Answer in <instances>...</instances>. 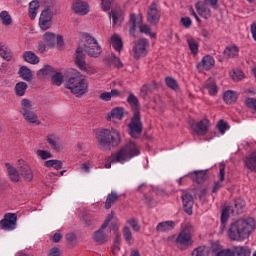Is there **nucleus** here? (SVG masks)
<instances>
[{
	"label": "nucleus",
	"instance_id": "nucleus-1",
	"mask_svg": "<svg viewBox=\"0 0 256 256\" xmlns=\"http://www.w3.org/2000/svg\"><path fill=\"white\" fill-rule=\"evenodd\" d=\"M255 231V219H239L232 222L227 231L230 241H245Z\"/></svg>",
	"mask_w": 256,
	"mask_h": 256
},
{
	"label": "nucleus",
	"instance_id": "nucleus-2",
	"mask_svg": "<svg viewBox=\"0 0 256 256\" xmlns=\"http://www.w3.org/2000/svg\"><path fill=\"white\" fill-rule=\"evenodd\" d=\"M127 103L133 111V116L128 124L129 135L133 139H139L143 133V122L141 121V106L139 104V99L135 94L130 93L127 98Z\"/></svg>",
	"mask_w": 256,
	"mask_h": 256
},
{
	"label": "nucleus",
	"instance_id": "nucleus-3",
	"mask_svg": "<svg viewBox=\"0 0 256 256\" xmlns=\"http://www.w3.org/2000/svg\"><path fill=\"white\" fill-rule=\"evenodd\" d=\"M98 149L101 151H111L115 147L121 145V132L115 128L101 129L97 136Z\"/></svg>",
	"mask_w": 256,
	"mask_h": 256
},
{
	"label": "nucleus",
	"instance_id": "nucleus-4",
	"mask_svg": "<svg viewBox=\"0 0 256 256\" xmlns=\"http://www.w3.org/2000/svg\"><path fill=\"white\" fill-rule=\"evenodd\" d=\"M66 89H69L73 95L81 97L89 91V82L81 72L74 71V73L66 80Z\"/></svg>",
	"mask_w": 256,
	"mask_h": 256
},
{
	"label": "nucleus",
	"instance_id": "nucleus-5",
	"mask_svg": "<svg viewBox=\"0 0 256 256\" xmlns=\"http://www.w3.org/2000/svg\"><path fill=\"white\" fill-rule=\"evenodd\" d=\"M138 155H141V149L135 142L130 141L111 154V163H125V161H129V159H133V157Z\"/></svg>",
	"mask_w": 256,
	"mask_h": 256
},
{
	"label": "nucleus",
	"instance_id": "nucleus-6",
	"mask_svg": "<svg viewBox=\"0 0 256 256\" xmlns=\"http://www.w3.org/2000/svg\"><path fill=\"white\" fill-rule=\"evenodd\" d=\"M84 51L89 57H99L102 53L99 42L89 33L84 34Z\"/></svg>",
	"mask_w": 256,
	"mask_h": 256
},
{
	"label": "nucleus",
	"instance_id": "nucleus-7",
	"mask_svg": "<svg viewBox=\"0 0 256 256\" xmlns=\"http://www.w3.org/2000/svg\"><path fill=\"white\" fill-rule=\"evenodd\" d=\"M74 63L78 69H80V71H83V73H86L87 75H95V73H97L95 68L87 65V62H85V53L83 52V47H78L76 49L74 54Z\"/></svg>",
	"mask_w": 256,
	"mask_h": 256
},
{
	"label": "nucleus",
	"instance_id": "nucleus-8",
	"mask_svg": "<svg viewBox=\"0 0 256 256\" xmlns=\"http://www.w3.org/2000/svg\"><path fill=\"white\" fill-rule=\"evenodd\" d=\"M112 219H113V212L107 215L101 227L93 233L92 238L97 245H105V243L109 241V236L107 235V233H105V230L107 229V227H109V223H111Z\"/></svg>",
	"mask_w": 256,
	"mask_h": 256
},
{
	"label": "nucleus",
	"instance_id": "nucleus-9",
	"mask_svg": "<svg viewBox=\"0 0 256 256\" xmlns=\"http://www.w3.org/2000/svg\"><path fill=\"white\" fill-rule=\"evenodd\" d=\"M21 114L23 115L25 121L28 123H35L36 125H41L38 116L33 112V104L29 99H22L21 101Z\"/></svg>",
	"mask_w": 256,
	"mask_h": 256
},
{
	"label": "nucleus",
	"instance_id": "nucleus-10",
	"mask_svg": "<svg viewBox=\"0 0 256 256\" xmlns=\"http://www.w3.org/2000/svg\"><path fill=\"white\" fill-rule=\"evenodd\" d=\"M149 49V40L146 38H140L138 41L135 42L132 48V56L134 59L139 60L141 57H147V53Z\"/></svg>",
	"mask_w": 256,
	"mask_h": 256
},
{
	"label": "nucleus",
	"instance_id": "nucleus-11",
	"mask_svg": "<svg viewBox=\"0 0 256 256\" xmlns=\"http://www.w3.org/2000/svg\"><path fill=\"white\" fill-rule=\"evenodd\" d=\"M178 249H189L193 245V238L191 237V232H189V227H185L182 232L178 235L175 241Z\"/></svg>",
	"mask_w": 256,
	"mask_h": 256
},
{
	"label": "nucleus",
	"instance_id": "nucleus-12",
	"mask_svg": "<svg viewBox=\"0 0 256 256\" xmlns=\"http://www.w3.org/2000/svg\"><path fill=\"white\" fill-rule=\"evenodd\" d=\"M147 21L151 25H157L161 21V8L156 2H153L148 8Z\"/></svg>",
	"mask_w": 256,
	"mask_h": 256
},
{
	"label": "nucleus",
	"instance_id": "nucleus-13",
	"mask_svg": "<svg viewBox=\"0 0 256 256\" xmlns=\"http://www.w3.org/2000/svg\"><path fill=\"white\" fill-rule=\"evenodd\" d=\"M0 228L3 231H13L17 228V214L7 213L4 218L0 221Z\"/></svg>",
	"mask_w": 256,
	"mask_h": 256
},
{
	"label": "nucleus",
	"instance_id": "nucleus-14",
	"mask_svg": "<svg viewBox=\"0 0 256 256\" xmlns=\"http://www.w3.org/2000/svg\"><path fill=\"white\" fill-rule=\"evenodd\" d=\"M19 165L18 172L21 177H23L24 181H33V170H31V167L23 160H19Z\"/></svg>",
	"mask_w": 256,
	"mask_h": 256
},
{
	"label": "nucleus",
	"instance_id": "nucleus-15",
	"mask_svg": "<svg viewBox=\"0 0 256 256\" xmlns=\"http://www.w3.org/2000/svg\"><path fill=\"white\" fill-rule=\"evenodd\" d=\"M186 177H190V179L194 183H198V185L203 184L204 181H207V171L205 170H195L186 175Z\"/></svg>",
	"mask_w": 256,
	"mask_h": 256
},
{
	"label": "nucleus",
	"instance_id": "nucleus-16",
	"mask_svg": "<svg viewBox=\"0 0 256 256\" xmlns=\"http://www.w3.org/2000/svg\"><path fill=\"white\" fill-rule=\"evenodd\" d=\"M213 67H215V59L211 55L204 56L197 65V69L200 71H209V69H213Z\"/></svg>",
	"mask_w": 256,
	"mask_h": 256
},
{
	"label": "nucleus",
	"instance_id": "nucleus-17",
	"mask_svg": "<svg viewBox=\"0 0 256 256\" xmlns=\"http://www.w3.org/2000/svg\"><path fill=\"white\" fill-rule=\"evenodd\" d=\"M72 10L77 15H87L89 13V4L82 0H76L72 4Z\"/></svg>",
	"mask_w": 256,
	"mask_h": 256
},
{
	"label": "nucleus",
	"instance_id": "nucleus-18",
	"mask_svg": "<svg viewBox=\"0 0 256 256\" xmlns=\"http://www.w3.org/2000/svg\"><path fill=\"white\" fill-rule=\"evenodd\" d=\"M192 129L198 135H207L209 131V120L203 119L198 123L192 124Z\"/></svg>",
	"mask_w": 256,
	"mask_h": 256
},
{
	"label": "nucleus",
	"instance_id": "nucleus-19",
	"mask_svg": "<svg viewBox=\"0 0 256 256\" xmlns=\"http://www.w3.org/2000/svg\"><path fill=\"white\" fill-rule=\"evenodd\" d=\"M181 198L185 213H187V215H193V196L189 193H184Z\"/></svg>",
	"mask_w": 256,
	"mask_h": 256
},
{
	"label": "nucleus",
	"instance_id": "nucleus-20",
	"mask_svg": "<svg viewBox=\"0 0 256 256\" xmlns=\"http://www.w3.org/2000/svg\"><path fill=\"white\" fill-rule=\"evenodd\" d=\"M5 166L7 167V172L10 181H12V183H19L21 181L19 170L13 167L10 163H6Z\"/></svg>",
	"mask_w": 256,
	"mask_h": 256
},
{
	"label": "nucleus",
	"instance_id": "nucleus-21",
	"mask_svg": "<svg viewBox=\"0 0 256 256\" xmlns=\"http://www.w3.org/2000/svg\"><path fill=\"white\" fill-rule=\"evenodd\" d=\"M119 199H121V195L115 191H112L106 197L104 208L111 209V207H113V205H115V203H117V201H119Z\"/></svg>",
	"mask_w": 256,
	"mask_h": 256
},
{
	"label": "nucleus",
	"instance_id": "nucleus-22",
	"mask_svg": "<svg viewBox=\"0 0 256 256\" xmlns=\"http://www.w3.org/2000/svg\"><path fill=\"white\" fill-rule=\"evenodd\" d=\"M237 99H239V94L233 90H228L224 92L223 100L227 103V105H233V103H237Z\"/></svg>",
	"mask_w": 256,
	"mask_h": 256
},
{
	"label": "nucleus",
	"instance_id": "nucleus-23",
	"mask_svg": "<svg viewBox=\"0 0 256 256\" xmlns=\"http://www.w3.org/2000/svg\"><path fill=\"white\" fill-rule=\"evenodd\" d=\"M111 15L113 25L121 27V23H123V21L125 20V18L123 17V11H121L120 9L111 10Z\"/></svg>",
	"mask_w": 256,
	"mask_h": 256
},
{
	"label": "nucleus",
	"instance_id": "nucleus-24",
	"mask_svg": "<svg viewBox=\"0 0 256 256\" xmlns=\"http://www.w3.org/2000/svg\"><path fill=\"white\" fill-rule=\"evenodd\" d=\"M245 166L250 171H256V151L252 152L244 160Z\"/></svg>",
	"mask_w": 256,
	"mask_h": 256
},
{
	"label": "nucleus",
	"instance_id": "nucleus-25",
	"mask_svg": "<svg viewBox=\"0 0 256 256\" xmlns=\"http://www.w3.org/2000/svg\"><path fill=\"white\" fill-rule=\"evenodd\" d=\"M43 41L48 49H53V47H55V41H57V36H55L54 33L46 32L43 35Z\"/></svg>",
	"mask_w": 256,
	"mask_h": 256
},
{
	"label": "nucleus",
	"instance_id": "nucleus-26",
	"mask_svg": "<svg viewBox=\"0 0 256 256\" xmlns=\"http://www.w3.org/2000/svg\"><path fill=\"white\" fill-rule=\"evenodd\" d=\"M239 56V47L237 46H227L224 50V57L226 59H235Z\"/></svg>",
	"mask_w": 256,
	"mask_h": 256
},
{
	"label": "nucleus",
	"instance_id": "nucleus-27",
	"mask_svg": "<svg viewBox=\"0 0 256 256\" xmlns=\"http://www.w3.org/2000/svg\"><path fill=\"white\" fill-rule=\"evenodd\" d=\"M111 45L115 51L120 53L123 50V39L118 34H114L111 37Z\"/></svg>",
	"mask_w": 256,
	"mask_h": 256
},
{
	"label": "nucleus",
	"instance_id": "nucleus-28",
	"mask_svg": "<svg viewBox=\"0 0 256 256\" xmlns=\"http://www.w3.org/2000/svg\"><path fill=\"white\" fill-rule=\"evenodd\" d=\"M46 141L55 151H59V149H61V146H59V137H57L55 134H48Z\"/></svg>",
	"mask_w": 256,
	"mask_h": 256
},
{
	"label": "nucleus",
	"instance_id": "nucleus-29",
	"mask_svg": "<svg viewBox=\"0 0 256 256\" xmlns=\"http://www.w3.org/2000/svg\"><path fill=\"white\" fill-rule=\"evenodd\" d=\"M23 59L26 63H30L31 65H37L39 63V58L35 55L33 51H26L23 53Z\"/></svg>",
	"mask_w": 256,
	"mask_h": 256
},
{
	"label": "nucleus",
	"instance_id": "nucleus-30",
	"mask_svg": "<svg viewBox=\"0 0 256 256\" xmlns=\"http://www.w3.org/2000/svg\"><path fill=\"white\" fill-rule=\"evenodd\" d=\"M125 112L123 111V108H114L110 113L107 115V120L111 121V119H123Z\"/></svg>",
	"mask_w": 256,
	"mask_h": 256
},
{
	"label": "nucleus",
	"instance_id": "nucleus-31",
	"mask_svg": "<svg viewBox=\"0 0 256 256\" xmlns=\"http://www.w3.org/2000/svg\"><path fill=\"white\" fill-rule=\"evenodd\" d=\"M0 57L6 61H11L13 59V52L5 44L0 43Z\"/></svg>",
	"mask_w": 256,
	"mask_h": 256
},
{
	"label": "nucleus",
	"instance_id": "nucleus-32",
	"mask_svg": "<svg viewBox=\"0 0 256 256\" xmlns=\"http://www.w3.org/2000/svg\"><path fill=\"white\" fill-rule=\"evenodd\" d=\"M128 25H129V33L131 37H134V39H136L137 35L135 34V31L137 29V16L135 14L130 15Z\"/></svg>",
	"mask_w": 256,
	"mask_h": 256
},
{
	"label": "nucleus",
	"instance_id": "nucleus-33",
	"mask_svg": "<svg viewBox=\"0 0 256 256\" xmlns=\"http://www.w3.org/2000/svg\"><path fill=\"white\" fill-rule=\"evenodd\" d=\"M234 254L237 256H251L249 246H234Z\"/></svg>",
	"mask_w": 256,
	"mask_h": 256
},
{
	"label": "nucleus",
	"instance_id": "nucleus-34",
	"mask_svg": "<svg viewBox=\"0 0 256 256\" xmlns=\"http://www.w3.org/2000/svg\"><path fill=\"white\" fill-rule=\"evenodd\" d=\"M157 231L165 232V231H171V229H175V222L173 221H165L160 222L157 227Z\"/></svg>",
	"mask_w": 256,
	"mask_h": 256
},
{
	"label": "nucleus",
	"instance_id": "nucleus-35",
	"mask_svg": "<svg viewBox=\"0 0 256 256\" xmlns=\"http://www.w3.org/2000/svg\"><path fill=\"white\" fill-rule=\"evenodd\" d=\"M19 75L24 81H31L33 79L31 69H29L27 66H22L19 69Z\"/></svg>",
	"mask_w": 256,
	"mask_h": 256
},
{
	"label": "nucleus",
	"instance_id": "nucleus-36",
	"mask_svg": "<svg viewBox=\"0 0 256 256\" xmlns=\"http://www.w3.org/2000/svg\"><path fill=\"white\" fill-rule=\"evenodd\" d=\"M53 73H55V69L49 65H46L37 72V77H39V79H43V77L53 75Z\"/></svg>",
	"mask_w": 256,
	"mask_h": 256
},
{
	"label": "nucleus",
	"instance_id": "nucleus-37",
	"mask_svg": "<svg viewBox=\"0 0 256 256\" xmlns=\"http://www.w3.org/2000/svg\"><path fill=\"white\" fill-rule=\"evenodd\" d=\"M39 1L33 0L29 4V17L30 19H35L37 17V10L39 9Z\"/></svg>",
	"mask_w": 256,
	"mask_h": 256
},
{
	"label": "nucleus",
	"instance_id": "nucleus-38",
	"mask_svg": "<svg viewBox=\"0 0 256 256\" xmlns=\"http://www.w3.org/2000/svg\"><path fill=\"white\" fill-rule=\"evenodd\" d=\"M45 167H48L49 169L53 167V169H56V171H59L60 169H63V162L61 160H47L44 163Z\"/></svg>",
	"mask_w": 256,
	"mask_h": 256
},
{
	"label": "nucleus",
	"instance_id": "nucleus-39",
	"mask_svg": "<svg viewBox=\"0 0 256 256\" xmlns=\"http://www.w3.org/2000/svg\"><path fill=\"white\" fill-rule=\"evenodd\" d=\"M122 233L126 243H128V245H133V233L129 226H124Z\"/></svg>",
	"mask_w": 256,
	"mask_h": 256
},
{
	"label": "nucleus",
	"instance_id": "nucleus-40",
	"mask_svg": "<svg viewBox=\"0 0 256 256\" xmlns=\"http://www.w3.org/2000/svg\"><path fill=\"white\" fill-rule=\"evenodd\" d=\"M196 9H197L198 14L201 15V17H203V19H210L211 9L200 6L199 4L196 5Z\"/></svg>",
	"mask_w": 256,
	"mask_h": 256
},
{
	"label": "nucleus",
	"instance_id": "nucleus-41",
	"mask_svg": "<svg viewBox=\"0 0 256 256\" xmlns=\"http://www.w3.org/2000/svg\"><path fill=\"white\" fill-rule=\"evenodd\" d=\"M27 83L18 82L15 86V92L18 97H23L25 95V91H27Z\"/></svg>",
	"mask_w": 256,
	"mask_h": 256
},
{
	"label": "nucleus",
	"instance_id": "nucleus-42",
	"mask_svg": "<svg viewBox=\"0 0 256 256\" xmlns=\"http://www.w3.org/2000/svg\"><path fill=\"white\" fill-rule=\"evenodd\" d=\"M0 21L2 25H6V26H9L11 25V23H13V19L11 18V15H9V12L5 10L0 13Z\"/></svg>",
	"mask_w": 256,
	"mask_h": 256
},
{
	"label": "nucleus",
	"instance_id": "nucleus-43",
	"mask_svg": "<svg viewBox=\"0 0 256 256\" xmlns=\"http://www.w3.org/2000/svg\"><path fill=\"white\" fill-rule=\"evenodd\" d=\"M229 211H231V206H227L226 208H224L222 210V214H221V229L222 231L225 229V224L227 223L228 219H229Z\"/></svg>",
	"mask_w": 256,
	"mask_h": 256
},
{
	"label": "nucleus",
	"instance_id": "nucleus-44",
	"mask_svg": "<svg viewBox=\"0 0 256 256\" xmlns=\"http://www.w3.org/2000/svg\"><path fill=\"white\" fill-rule=\"evenodd\" d=\"M187 43L192 55H197L199 53V43L193 38L188 39Z\"/></svg>",
	"mask_w": 256,
	"mask_h": 256
},
{
	"label": "nucleus",
	"instance_id": "nucleus-45",
	"mask_svg": "<svg viewBox=\"0 0 256 256\" xmlns=\"http://www.w3.org/2000/svg\"><path fill=\"white\" fill-rule=\"evenodd\" d=\"M165 83L169 89H172L173 91H177L179 89V83H177V80L175 78L168 76L165 78Z\"/></svg>",
	"mask_w": 256,
	"mask_h": 256
},
{
	"label": "nucleus",
	"instance_id": "nucleus-46",
	"mask_svg": "<svg viewBox=\"0 0 256 256\" xmlns=\"http://www.w3.org/2000/svg\"><path fill=\"white\" fill-rule=\"evenodd\" d=\"M192 256H209V248L206 246H200L193 250Z\"/></svg>",
	"mask_w": 256,
	"mask_h": 256
},
{
	"label": "nucleus",
	"instance_id": "nucleus-47",
	"mask_svg": "<svg viewBox=\"0 0 256 256\" xmlns=\"http://www.w3.org/2000/svg\"><path fill=\"white\" fill-rule=\"evenodd\" d=\"M245 208V200L238 198L235 200L234 202V209L232 210V213H241V211H243V209Z\"/></svg>",
	"mask_w": 256,
	"mask_h": 256
},
{
	"label": "nucleus",
	"instance_id": "nucleus-48",
	"mask_svg": "<svg viewBox=\"0 0 256 256\" xmlns=\"http://www.w3.org/2000/svg\"><path fill=\"white\" fill-rule=\"evenodd\" d=\"M140 33H144L145 35H150L151 39H157V34L151 32V27L147 24L140 25Z\"/></svg>",
	"mask_w": 256,
	"mask_h": 256
},
{
	"label": "nucleus",
	"instance_id": "nucleus-49",
	"mask_svg": "<svg viewBox=\"0 0 256 256\" xmlns=\"http://www.w3.org/2000/svg\"><path fill=\"white\" fill-rule=\"evenodd\" d=\"M44 11H47V13H50V15H57V13H59V6L57 3L51 2L50 4L46 5Z\"/></svg>",
	"mask_w": 256,
	"mask_h": 256
},
{
	"label": "nucleus",
	"instance_id": "nucleus-50",
	"mask_svg": "<svg viewBox=\"0 0 256 256\" xmlns=\"http://www.w3.org/2000/svg\"><path fill=\"white\" fill-rule=\"evenodd\" d=\"M63 74L57 72L52 76V84L56 85V87H60V85L63 83Z\"/></svg>",
	"mask_w": 256,
	"mask_h": 256
},
{
	"label": "nucleus",
	"instance_id": "nucleus-51",
	"mask_svg": "<svg viewBox=\"0 0 256 256\" xmlns=\"http://www.w3.org/2000/svg\"><path fill=\"white\" fill-rule=\"evenodd\" d=\"M231 79H233V81H241V79H243L245 77V73H243V71L241 70H234L231 74Z\"/></svg>",
	"mask_w": 256,
	"mask_h": 256
},
{
	"label": "nucleus",
	"instance_id": "nucleus-52",
	"mask_svg": "<svg viewBox=\"0 0 256 256\" xmlns=\"http://www.w3.org/2000/svg\"><path fill=\"white\" fill-rule=\"evenodd\" d=\"M121 249V235L116 234L115 239H114V244H113V249L112 253H117Z\"/></svg>",
	"mask_w": 256,
	"mask_h": 256
},
{
	"label": "nucleus",
	"instance_id": "nucleus-53",
	"mask_svg": "<svg viewBox=\"0 0 256 256\" xmlns=\"http://www.w3.org/2000/svg\"><path fill=\"white\" fill-rule=\"evenodd\" d=\"M51 25V21L39 18V27L40 29H42V31H47V29H51Z\"/></svg>",
	"mask_w": 256,
	"mask_h": 256
},
{
	"label": "nucleus",
	"instance_id": "nucleus-54",
	"mask_svg": "<svg viewBox=\"0 0 256 256\" xmlns=\"http://www.w3.org/2000/svg\"><path fill=\"white\" fill-rule=\"evenodd\" d=\"M245 105L248 109H252V111H256V99L255 98H247L245 100Z\"/></svg>",
	"mask_w": 256,
	"mask_h": 256
},
{
	"label": "nucleus",
	"instance_id": "nucleus-55",
	"mask_svg": "<svg viewBox=\"0 0 256 256\" xmlns=\"http://www.w3.org/2000/svg\"><path fill=\"white\" fill-rule=\"evenodd\" d=\"M36 154L38 155V157H41L44 161L47 159H51V157H53V155H51V152L45 150H38Z\"/></svg>",
	"mask_w": 256,
	"mask_h": 256
},
{
	"label": "nucleus",
	"instance_id": "nucleus-56",
	"mask_svg": "<svg viewBox=\"0 0 256 256\" xmlns=\"http://www.w3.org/2000/svg\"><path fill=\"white\" fill-rule=\"evenodd\" d=\"M127 223L130 224V227H132L133 231H140L141 226H139V223L137 222V219L135 218H131L129 220H127Z\"/></svg>",
	"mask_w": 256,
	"mask_h": 256
},
{
	"label": "nucleus",
	"instance_id": "nucleus-57",
	"mask_svg": "<svg viewBox=\"0 0 256 256\" xmlns=\"http://www.w3.org/2000/svg\"><path fill=\"white\" fill-rule=\"evenodd\" d=\"M110 61L112 62V65H115V67H123V63H121V59L119 57L115 56V54H111Z\"/></svg>",
	"mask_w": 256,
	"mask_h": 256
},
{
	"label": "nucleus",
	"instance_id": "nucleus-58",
	"mask_svg": "<svg viewBox=\"0 0 256 256\" xmlns=\"http://www.w3.org/2000/svg\"><path fill=\"white\" fill-rule=\"evenodd\" d=\"M149 89H151V85L149 84H145L141 87L140 89V97H142L143 99H145V97H147L148 93H149Z\"/></svg>",
	"mask_w": 256,
	"mask_h": 256
},
{
	"label": "nucleus",
	"instance_id": "nucleus-59",
	"mask_svg": "<svg viewBox=\"0 0 256 256\" xmlns=\"http://www.w3.org/2000/svg\"><path fill=\"white\" fill-rule=\"evenodd\" d=\"M218 129H219L220 133L223 134V133H225V131L227 129H229V124H227V122L225 120H220L218 122Z\"/></svg>",
	"mask_w": 256,
	"mask_h": 256
},
{
	"label": "nucleus",
	"instance_id": "nucleus-60",
	"mask_svg": "<svg viewBox=\"0 0 256 256\" xmlns=\"http://www.w3.org/2000/svg\"><path fill=\"white\" fill-rule=\"evenodd\" d=\"M180 23L183 25V27H185L186 29H189V27H191V25H193V21H191V18L189 17H183L180 20Z\"/></svg>",
	"mask_w": 256,
	"mask_h": 256
},
{
	"label": "nucleus",
	"instance_id": "nucleus-61",
	"mask_svg": "<svg viewBox=\"0 0 256 256\" xmlns=\"http://www.w3.org/2000/svg\"><path fill=\"white\" fill-rule=\"evenodd\" d=\"M216 256H235V252L231 251L230 249H225L219 251Z\"/></svg>",
	"mask_w": 256,
	"mask_h": 256
},
{
	"label": "nucleus",
	"instance_id": "nucleus-62",
	"mask_svg": "<svg viewBox=\"0 0 256 256\" xmlns=\"http://www.w3.org/2000/svg\"><path fill=\"white\" fill-rule=\"evenodd\" d=\"M206 88L208 89V92H209L210 95H217V85L208 84L206 86Z\"/></svg>",
	"mask_w": 256,
	"mask_h": 256
},
{
	"label": "nucleus",
	"instance_id": "nucleus-63",
	"mask_svg": "<svg viewBox=\"0 0 256 256\" xmlns=\"http://www.w3.org/2000/svg\"><path fill=\"white\" fill-rule=\"evenodd\" d=\"M101 8L103 11H109L111 9V0H102Z\"/></svg>",
	"mask_w": 256,
	"mask_h": 256
},
{
	"label": "nucleus",
	"instance_id": "nucleus-64",
	"mask_svg": "<svg viewBox=\"0 0 256 256\" xmlns=\"http://www.w3.org/2000/svg\"><path fill=\"white\" fill-rule=\"evenodd\" d=\"M48 256H61V250H59V248H57V247H53L50 250V253Z\"/></svg>",
	"mask_w": 256,
	"mask_h": 256
}]
</instances>
